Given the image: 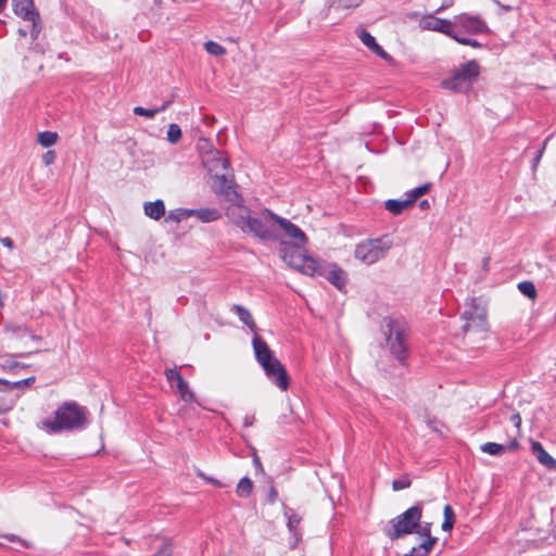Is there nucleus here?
Here are the masks:
<instances>
[{
  "label": "nucleus",
  "instance_id": "nucleus-1",
  "mask_svg": "<svg viewBox=\"0 0 556 556\" xmlns=\"http://www.w3.org/2000/svg\"><path fill=\"white\" fill-rule=\"evenodd\" d=\"M88 409L74 401L62 403L53 417L41 421L42 428L50 433L81 429L88 421Z\"/></svg>",
  "mask_w": 556,
  "mask_h": 556
},
{
  "label": "nucleus",
  "instance_id": "nucleus-2",
  "mask_svg": "<svg viewBox=\"0 0 556 556\" xmlns=\"http://www.w3.org/2000/svg\"><path fill=\"white\" fill-rule=\"evenodd\" d=\"M252 345L257 363L262 366L265 375L280 390L286 391L290 384L289 375L285 366L275 356L268 344L257 334L253 337Z\"/></svg>",
  "mask_w": 556,
  "mask_h": 556
},
{
  "label": "nucleus",
  "instance_id": "nucleus-3",
  "mask_svg": "<svg viewBox=\"0 0 556 556\" xmlns=\"http://www.w3.org/2000/svg\"><path fill=\"white\" fill-rule=\"evenodd\" d=\"M305 245L299 242L281 241L279 251L282 261L304 275L311 277L324 275L323 262L307 255Z\"/></svg>",
  "mask_w": 556,
  "mask_h": 556
},
{
  "label": "nucleus",
  "instance_id": "nucleus-4",
  "mask_svg": "<svg viewBox=\"0 0 556 556\" xmlns=\"http://www.w3.org/2000/svg\"><path fill=\"white\" fill-rule=\"evenodd\" d=\"M463 331L471 340L484 339L490 330L486 303L482 298H471L462 314Z\"/></svg>",
  "mask_w": 556,
  "mask_h": 556
},
{
  "label": "nucleus",
  "instance_id": "nucleus-5",
  "mask_svg": "<svg viewBox=\"0 0 556 556\" xmlns=\"http://www.w3.org/2000/svg\"><path fill=\"white\" fill-rule=\"evenodd\" d=\"M421 517L422 506L416 504L391 519L384 533L392 541L414 532L416 533V530L425 525V522L421 523Z\"/></svg>",
  "mask_w": 556,
  "mask_h": 556
},
{
  "label": "nucleus",
  "instance_id": "nucleus-6",
  "mask_svg": "<svg viewBox=\"0 0 556 556\" xmlns=\"http://www.w3.org/2000/svg\"><path fill=\"white\" fill-rule=\"evenodd\" d=\"M384 336L387 340V344L391 351V353L399 359L404 361L406 356V337H407V327L405 323L393 319L386 318L384 320Z\"/></svg>",
  "mask_w": 556,
  "mask_h": 556
},
{
  "label": "nucleus",
  "instance_id": "nucleus-7",
  "mask_svg": "<svg viewBox=\"0 0 556 556\" xmlns=\"http://www.w3.org/2000/svg\"><path fill=\"white\" fill-rule=\"evenodd\" d=\"M480 74V66L477 61L471 60L459 66L450 79L442 84L445 88L456 92L468 91Z\"/></svg>",
  "mask_w": 556,
  "mask_h": 556
},
{
  "label": "nucleus",
  "instance_id": "nucleus-8",
  "mask_svg": "<svg viewBox=\"0 0 556 556\" xmlns=\"http://www.w3.org/2000/svg\"><path fill=\"white\" fill-rule=\"evenodd\" d=\"M391 247V240L386 237L366 240L356 245L355 257L370 265L383 258Z\"/></svg>",
  "mask_w": 556,
  "mask_h": 556
},
{
  "label": "nucleus",
  "instance_id": "nucleus-9",
  "mask_svg": "<svg viewBox=\"0 0 556 556\" xmlns=\"http://www.w3.org/2000/svg\"><path fill=\"white\" fill-rule=\"evenodd\" d=\"M13 10L16 15L22 18L31 22V31L30 35L34 38H37L40 27H39V13L35 10L34 0H13Z\"/></svg>",
  "mask_w": 556,
  "mask_h": 556
},
{
  "label": "nucleus",
  "instance_id": "nucleus-10",
  "mask_svg": "<svg viewBox=\"0 0 556 556\" xmlns=\"http://www.w3.org/2000/svg\"><path fill=\"white\" fill-rule=\"evenodd\" d=\"M431 522H425L424 526H420L416 530V534L420 538H425V540L420 545L413 547L410 552L404 556H428L438 542V538L431 534Z\"/></svg>",
  "mask_w": 556,
  "mask_h": 556
},
{
  "label": "nucleus",
  "instance_id": "nucleus-11",
  "mask_svg": "<svg viewBox=\"0 0 556 556\" xmlns=\"http://www.w3.org/2000/svg\"><path fill=\"white\" fill-rule=\"evenodd\" d=\"M267 215L270 219L276 222L280 228L285 231V235L291 239L290 242H299L300 244H307L308 239L305 232L291 223L289 219L278 216L277 214L266 210Z\"/></svg>",
  "mask_w": 556,
  "mask_h": 556
},
{
  "label": "nucleus",
  "instance_id": "nucleus-12",
  "mask_svg": "<svg viewBox=\"0 0 556 556\" xmlns=\"http://www.w3.org/2000/svg\"><path fill=\"white\" fill-rule=\"evenodd\" d=\"M214 177V189L223 195L226 201H239L240 194L236 190L233 175H227V173L219 174Z\"/></svg>",
  "mask_w": 556,
  "mask_h": 556
},
{
  "label": "nucleus",
  "instance_id": "nucleus-13",
  "mask_svg": "<svg viewBox=\"0 0 556 556\" xmlns=\"http://www.w3.org/2000/svg\"><path fill=\"white\" fill-rule=\"evenodd\" d=\"M202 162L213 176L226 173L229 166L228 159L216 149L207 151L203 155Z\"/></svg>",
  "mask_w": 556,
  "mask_h": 556
},
{
  "label": "nucleus",
  "instance_id": "nucleus-14",
  "mask_svg": "<svg viewBox=\"0 0 556 556\" xmlns=\"http://www.w3.org/2000/svg\"><path fill=\"white\" fill-rule=\"evenodd\" d=\"M454 25L462 27L469 34H481L489 31L484 21H482L478 15H471L468 13H460L455 16L453 26Z\"/></svg>",
  "mask_w": 556,
  "mask_h": 556
},
{
  "label": "nucleus",
  "instance_id": "nucleus-15",
  "mask_svg": "<svg viewBox=\"0 0 556 556\" xmlns=\"http://www.w3.org/2000/svg\"><path fill=\"white\" fill-rule=\"evenodd\" d=\"M419 27L422 30L442 33L446 36H453V22L428 14L419 20Z\"/></svg>",
  "mask_w": 556,
  "mask_h": 556
},
{
  "label": "nucleus",
  "instance_id": "nucleus-16",
  "mask_svg": "<svg viewBox=\"0 0 556 556\" xmlns=\"http://www.w3.org/2000/svg\"><path fill=\"white\" fill-rule=\"evenodd\" d=\"M251 215V211L243 204V199L240 195L239 201H230V205L226 210V216L232 225L242 229Z\"/></svg>",
  "mask_w": 556,
  "mask_h": 556
},
{
  "label": "nucleus",
  "instance_id": "nucleus-17",
  "mask_svg": "<svg viewBox=\"0 0 556 556\" xmlns=\"http://www.w3.org/2000/svg\"><path fill=\"white\" fill-rule=\"evenodd\" d=\"M164 374L166 380L172 386L174 382L176 383L177 392L182 401L191 403L195 400L194 393L189 390L188 383L184 380L177 368H167Z\"/></svg>",
  "mask_w": 556,
  "mask_h": 556
},
{
  "label": "nucleus",
  "instance_id": "nucleus-18",
  "mask_svg": "<svg viewBox=\"0 0 556 556\" xmlns=\"http://www.w3.org/2000/svg\"><path fill=\"white\" fill-rule=\"evenodd\" d=\"M519 442L517 437H515L513 440H509L507 443H495V442H486L480 446V450L483 453H486L489 455L500 456L504 454L505 452H513L519 450Z\"/></svg>",
  "mask_w": 556,
  "mask_h": 556
},
{
  "label": "nucleus",
  "instance_id": "nucleus-19",
  "mask_svg": "<svg viewBox=\"0 0 556 556\" xmlns=\"http://www.w3.org/2000/svg\"><path fill=\"white\" fill-rule=\"evenodd\" d=\"M324 275L327 280L333 285L337 289L342 290L346 283V274L342 268H340L337 264H327L323 263Z\"/></svg>",
  "mask_w": 556,
  "mask_h": 556
},
{
  "label": "nucleus",
  "instance_id": "nucleus-20",
  "mask_svg": "<svg viewBox=\"0 0 556 556\" xmlns=\"http://www.w3.org/2000/svg\"><path fill=\"white\" fill-rule=\"evenodd\" d=\"M241 230L243 232L253 233L255 237L262 240H267L271 238V233L269 229L266 227L265 223L257 217H253L252 214L250 215L248 222L244 224Z\"/></svg>",
  "mask_w": 556,
  "mask_h": 556
},
{
  "label": "nucleus",
  "instance_id": "nucleus-21",
  "mask_svg": "<svg viewBox=\"0 0 556 556\" xmlns=\"http://www.w3.org/2000/svg\"><path fill=\"white\" fill-rule=\"evenodd\" d=\"M358 38L361 41L374 53H376L378 56L389 60L390 55L382 49L381 46H379L375 39L374 36L370 35L366 29H361L358 31Z\"/></svg>",
  "mask_w": 556,
  "mask_h": 556
},
{
  "label": "nucleus",
  "instance_id": "nucleus-22",
  "mask_svg": "<svg viewBox=\"0 0 556 556\" xmlns=\"http://www.w3.org/2000/svg\"><path fill=\"white\" fill-rule=\"evenodd\" d=\"M143 211L149 218L159 220L165 215L164 201L159 199L153 202H146L143 205Z\"/></svg>",
  "mask_w": 556,
  "mask_h": 556
},
{
  "label": "nucleus",
  "instance_id": "nucleus-23",
  "mask_svg": "<svg viewBox=\"0 0 556 556\" xmlns=\"http://www.w3.org/2000/svg\"><path fill=\"white\" fill-rule=\"evenodd\" d=\"M532 453L536 456L538 460L547 466L548 468H556V459H554L543 447L540 442L532 441Z\"/></svg>",
  "mask_w": 556,
  "mask_h": 556
},
{
  "label": "nucleus",
  "instance_id": "nucleus-24",
  "mask_svg": "<svg viewBox=\"0 0 556 556\" xmlns=\"http://www.w3.org/2000/svg\"><path fill=\"white\" fill-rule=\"evenodd\" d=\"M191 216H195L198 219H200L203 223H211L218 220L222 217V214L216 208H198V210H191Z\"/></svg>",
  "mask_w": 556,
  "mask_h": 556
},
{
  "label": "nucleus",
  "instance_id": "nucleus-25",
  "mask_svg": "<svg viewBox=\"0 0 556 556\" xmlns=\"http://www.w3.org/2000/svg\"><path fill=\"white\" fill-rule=\"evenodd\" d=\"M232 311L237 314L238 318L248 326L252 331L256 330V324L251 313L242 305L236 304L232 306Z\"/></svg>",
  "mask_w": 556,
  "mask_h": 556
},
{
  "label": "nucleus",
  "instance_id": "nucleus-26",
  "mask_svg": "<svg viewBox=\"0 0 556 556\" xmlns=\"http://www.w3.org/2000/svg\"><path fill=\"white\" fill-rule=\"evenodd\" d=\"M412 200L405 199V200H388L386 202V208L392 213L393 215H399L406 208L410 207Z\"/></svg>",
  "mask_w": 556,
  "mask_h": 556
},
{
  "label": "nucleus",
  "instance_id": "nucleus-27",
  "mask_svg": "<svg viewBox=\"0 0 556 556\" xmlns=\"http://www.w3.org/2000/svg\"><path fill=\"white\" fill-rule=\"evenodd\" d=\"M169 101L165 102L162 106L156 109H144L142 106H135L134 108V114L138 116H144L147 118H153L157 113L165 111L168 105Z\"/></svg>",
  "mask_w": 556,
  "mask_h": 556
},
{
  "label": "nucleus",
  "instance_id": "nucleus-28",
  "mask_svg": "<svg viewBox=\"0 0 556 556\" xmlns=\"http://www.w3.org/2000/svg\"><path fill=\"white\" fill-rule=\"evenodd\" d=\"M363 0H336L333 9L340 12L350 13L352 10L358 8Z\"/></svg>",
  "mask_w": 556,
  "mask_h": 556
},
{
  "label": "nucleus",
  "instance_id": "nucleus-29",
  "mask_svg": "<svg viewBox=\"0 0 556 556\" xmlns=\"http://www.w3.org/2000/svg\"><path fill=\"white\" fill-rule=\"evenodd\" d=\"M443 515H444V520L442 522L441 528L443 531H451L456 521V516H455V513L451 505L447 504L444 506Z\"/></svg>",
  "mask_w": 556,
  "mask_h": 556
},
{
  "label": "nucleus",
  "instance_id": "nucleus-30",
  "mask_svg": "<svg viewBox=\"0 0 556 556\" xmlns=\"http://www.w3.org/2000/svg\"><path fill=\"white\" fill-rule=\"evenodd\" d=\"M0 367L5 371H11L16 368H24L26 365L21 364L20 362L15 361L12 355L9 354H1L0 355Z\"/></svg>",
  "mask_w": 556,
  "mask_h": 556
},
{
  "label": "nucleus",
  "instance_id": "nucleus-31",
  "mask_svg": "<svg viewBox=\"0 0 556 556\" xmlns=\"http://www.w3.org/2000/svg\"><path fill=\"white\" fill-rule=\"evenodd\" d=\"M253 491V482L250 478L243 477L237 484L236 493L239 497H248Z\"/></svg>",
  "mask_w": 556,
  "mask_h": 556
},
{
  "label": "nucleus",
  "instance_id": "nucleus-32",
  "mask_svg": "<svg viewBox=\"0 0 556 556\" xmlns=\"http://www.w3.org/2000/svg\"><path fill=\"white\" fill-rule=\"evenodd\" d=\"M58 138L59 136L54 131H41L38 134L37 141L40 146L49 148L56 143Z\"/></svg>",
  "mask_w": 556,
  "mask_h": 556
},
{
  "label": "nucleus",
  "instance_id": "nucleus-33",
  "mask_svg": "<svg viewBox=\"0 0 556 556\" xmlns=\"http://www.w3.org/2000/svg\"><path fill=\"white\" fill-rule=\"evenodd\" d=\"M190 216H191V210L177 208V210L169 211V213L167 214L165 220L166 222L179 223L182 219H186V218H188Z\"/></svg>",
  "mask_w": 556,
  "mask_h": 556
},
{
  "label": "nucleus",
  "instance_id": "nucleus-34",
  "mask_svg": "<svg viewBox=\"0 0 556 556\" xmlns=\"http://www.w3.org/2000/svg\"><path fill=\"white\" fill-rule=\"evenodd\" d=\"M204 49L208 54L215 56H223L227 53V50L216 41L208 40L204 43Z\"/></svg>",
  "mask_w": 556,
  "mask_h": 556
},
{
  "label": "nucleus",
  "instance_id": "nucleus-35",
  "mask_svg": "<svg viewBox=\"0 0 556 556\" xmlns=\"http://www.w3.org/2000/svg\"><path fill=\"white\" fill-rule=\"evenodd\" d=\"M518 290L531 300L538 296L535 286L532 281H521L518 283Z\"/></svg>",
  "mask_w": 556,
  "mask_h": 556
},
{
  "label": "nucleus",
  "instance_id": "nucleus-36",
  "mask_svg": "<svg viewBox=\"0 0 556 556\" xmlns=\"http://www.w3.org/2000/svg\"><path fill=\"white\" fill-rule=\"evenodd\" d=\"M432 184L431 182H426L413 190H410L408 193H407V199L408 200H412V204L415 203V201L420 198L421 195L426 194L429 192L430 188H431Z\"/></svg>",
  "mask_w": 556,
  "mask_h": 556
},
{
  "label": "nucleus",
  "instance_id": "nucleus-37",
  "mask_svg": "<svg viewBox=\"0 0 556 556\" xmlns=\"http://www.w3.org/2000/svg\"><path fill=\"white\" fill-rule=\"evenodd\" d=\"M15 399L8 394H0V415L7 414L13 409Z\"/></svg>",
  "mask_w": 556,
  "mask_h": 556
},
{
  "label": "nucleus",
  "instance_id": "nucleus-38",
  "mask_svg": "<svg viewBox=\"0 0 556 556\" xmlns=\"http://www.w3.org/2000/svg\"><path fill=\"white\" fill-rule=\"evenodd\" d=\"M182 137L181 129L177 124H170L167 129V140L170 143H177Z\"/></svg>",
  "mask_w": 556,
  "mask_h": 556
},
{
  "label": "nucleus",
  "instance_id": "nucleus-39",
  "mask_svg": "<svg viewBox=\"0 0 556 556\" xmlns=\"http://www.w3.org/2000/svg\"><path fill=\"white\" fill-rule=\"evenodd\" d=\"M4 333L8 334L9 338L11 339L13 336L26 334L27 330L25 327H23L21 325L7 324L4 326Z\"/></svg>",
  "mask_w": 556,
  "mask_h": 556
},
{
  "label": "nucleus",
  "instance_id": "nucleus-40",
  "mask_svg": "<svg viewBox=\"0 0 556 556\" xmlns=\"http://www.w3.org/2000/svg\"><path fill=\"white\" fill-rule=\"evenodd\" d=\"M410 484H412V480L409 479V477L408 476H403L400 479L393 480L392 489L394 491H401V490L409 488Z\"/></svg>",
  "mask_w": 556,
  "mask_h": 556
},
{
  "label": "nucleus",
  "instance_id": "nucleus-41",
  "mask_svg": "<svg viewBox=\"0 0 556 556\" xmlns=\"http://www.w3.org/2000/svg\"><path fill=\"white\" fill-rule=\"evenodd\" d=\"M197 475H198L199 478H201L202 480L213 484L214 486H217V488H224L225 486L219 480H217V479H215L213 477H208V476H206L202 471H198Z\"/></svg>",
  "mask_w": 556,
  "mask_h": 556
},
{
  "label": "nucleus",
  "instance_id": "nucleus-42",
  "mask_svg": "<svg viewBox=\"0 0 556 556\" xmlns=\"http://www.w3.org/2000/svg\"><path fill=\"white\" fill-rule=\"evenodd\" d=\"M36 378L34 376L28 377L23 380L15 381L13 386H15V389H23L30 387L35 382Z\"/></svg>",
  "mask_w": 556,
  "mask_h": 556
},
{
  "label": "nucleus",
  "instance_id": "nucleus-43",
  "mask_svg": "<svg viewBox=\"0 0 556 556\" xmlns=\"http://www.w3.org/2000/svg\"><path fill=\"white\" fill-rule=\"evenodd\" d=\"M56 159V153L55 151L53 150H49L47 151L43 155H42V162L45 163V165H51L54 163Z\"/></svg>",
  "mask_w": 556,
  "mask_h": 556
},
{
  "label": "nucleus",
  "instance_id": "nucleus-44",
  "mask_svg": "<svg viewBox=\"0 0 556 556\" xmlns=\"http://www.w3.org/2000/svg\"><path fill=\"white\" fill-rule=\"evenodd\" d=\"M1 536L5 538L9 542L21 543L25 547H29L30 546L29 543H27L26 541L22 540L21 538H18L15 534H2Z\"/></svg>",
  "mask_w": 556,
  "mask_h": 556
},
{
  "label": "nucleus",
  "instance_id": "nucleus-45",
  "mask_svg": "<svg viewBox=\"0 0 556 556\" xmlns=\"http://www.w3.org/2000/svg\"><path fill=\"white\" fill-rule=\"evenodd\" d=\"M451 38H453L455 41H457L458 43L460 45H464V46H468L469 43V38H465V37H459L457 34H455L453 31V36H450Z\"/></svg>",
  "mask_w": 556,
  "mask_h": 556
},
{
  "label": "nucleus",
  "instance_id": "nucleus-46",
  "mask_svg": "<svg viewBox=\"0 0 556 556\" xmlns=\"http://www.w3.org/2000/svg\"><path fill=\"white\" fill-rule=\"evenodd\" d=\"M13 384H14V382H11L9 380L0 378V386H3V389L5 391H11V390L15 389V386H13Z\"/></svg>",
  "mask_w": 556,
  "mask_h": 556
},
{
  "label": "nucleus",
  "instance_id": "nucleus-47",
  "mask_svg": "<svg viewBox=\"0 0 556 556\" xmlns=\"http://www.w3.org/2000/svg\"><path fill=\"white\" fill-rule=\"evenodd\" d=\"M0 242L8 249H12L14 247V242L10 237L0 238Z\"/></svg>",
  "mask_w": 556,
  "mask_h": 556
},
{
  "label": "nucleus",
  "instance_id": "nucleus-48",
  "mask_svg": "<svg viewBox=\"0 0 556 556\" xmlns=\"http://www.w3.org/2000/svg\"><path fill=\"white\" fill-rule=\"evenodd\" d=\"M511 421H513V424L516 426V428H517V429H519L520 424H521L520 415H519V414H514V415L511 416Z\"/></svg>",
  "mask_w": 556,
  "mask_h": 556
},
{
  "label": "nucleus",
  "instance_id": "nucleus-49",
  "mask_svg": "<svg viewBox=\"0 0 556 556\" xmlns=\"http://www.w3.org/2000/svg\"><path fill=\"white\" fill-rule=\"evenodd\" d=\"M299 523H300V518L299 517L292 516V517L289 518L288 525H289L290 528H293V527L298 526Z\"/></svg>",
  "mask_w": 556,
  "mask_h": 556
},
{
  "label": "nucleus",
  "instance_id": "nucleus-50",
  "mask_svg": "<svg viewBox=\"0 0 556 556\" xmlns=\"http://www.w3.org/2000/svg\"><path fill=\"white\" fill-rule=\"evenodd\" d=\"M468 46L472 48H479L481 45L477 40L470 39Z\"/></svg>",
  "mask_w": 556,
  "mask_h": 556
},
{
  "label": "nucleus",
  "instance_id": "nucleus-51",
  "mask_svg": "<svg viewBox=\"0 0 556 556\" xmlns=\"http://www.w3.org/2000/svg\"><path fill=\"white\" fill-rule=\"evenodd\" d=\"M542 153H543L542 151H540V152H539L538 156H536V157H535V160H534V165H536V164L540 162V159H541V156H542Z\"/></svg>",
  "mask_w": 556,
  "mask_h": 556
},
{
  "label": "nucleus",
  "instance_id": "nucleus-52",
  "mask_svg": "<svg viewBox=\"0 0 556 556\" xmlns=\"http://www.w3.org/2000/svg\"><path fill=\"white\" fill-rule=\"evenodd\" d=\"M7 0H0V11L4 8Z\"/></svg>",
  "mask_w": 556,
  "mask_h": 556
},
{
  "label": "nucleus",
  "instance_id": "nucleus-53",
  "mask_svg": "<svg viewBox=\"0 0 556 556\" xmlns=\"http://www.w3.org/2000/svg\"><path fill=\"white\" fill-rule=\"evenodd\" d=\"M18 33H20V35H21V36H23V37H25V36L27 35V31H26V30H24V29H20V30H18Z\"/></svg>",
  "mask_w": 556,
  "mask_h": 556
},
{
  "label": "nucleus",
  "instance_id": "nucleus-54",
  "mask_svg": "<svg viewBox=\"0 0 556 556\" xmlns=\"http://www.w3.org/2000/svg\"><path fill=\"white\" fill-rule=\"evenodd\" d=\"M420 205H421L422 207L428 206V201H427V200H422V201L420 202Z\"/></svg>",
  "mask_w": 556,
  "mask_h": 556
},
{
  "label": "nucleus",
  "instance_id": "nucleus-55",
  "mask_svg": "<svg viewBox=\"0 0 556 556\" xmlns=\"http://www.w3.org/2000/svg\"><path fill=\"white\" fill-rule=\"evenodd\" d=\"M254 462L257 463V465L261 467L260 459L255 458Z\"/></svg>",
  "mask_w": 556,
  "mask_h": 556
}]
</instances>
